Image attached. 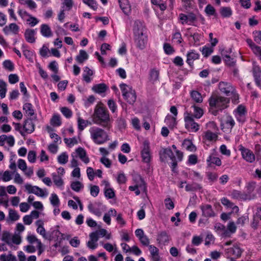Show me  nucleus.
<instances>
[{"label":"nucleus","instance_id":"obj_58","mask_svg":"<svg viewBox=\"0 0 261 261\" xmlns=\"http://www.w3.org/2000/svg\"><path fill=\"white\" fill-rule=\"evenodd\" d=\"M206 176L208 180L212 182L216 181L218 177V175L216 173L212 172H206Z\"/></svg>","mask_w":261,"mask_h":261},{"label":"nucleus","instance_id":"obj_32","mask_svg":"<svg viewBox=\"0 0 261 261\" xmlns=\"http://www.w3.org/2000/svg\"><path fill=\"white\" fill-rule=\"evenodd\" d=\"M201 188V186L199 184L196 182L187 185L185 187V190L187 192L195 191L200 190Z\"/></svg>","mask_w":261,"mask_h":261},{"label":"nucleus","instance_id":"obj_63","mask_svg":"<svg viewBox=\"0 0 261 261\" xmlns=\"http://www.w3.org/2000/svg\"><path fill=\"white\" fill-rule=\"evenodd\" d=\"M251 50L261 61V47L256 45Z\"/></svg>","mask_w":261,"mask_h":261},{"label":"nucleus","instance_id":"obj_51","mask_svg":"<svg viewBox=\"0 0 261 261\" xmlns=\"http://www.w3.org/2000/svg\"><path fill=\"white\" fill-rule=\"evenodd\" d=\"M61 112L63 115L67 118H70L72 115V112L71 110L67 107L61 108Z\"/></svg>","mask_w":261,"mask_h":261},{"label":"nucleus","instance_id":"obj_15","mask_svg":"<svg viewBox=\"0 0 261 261\" xmlns=\"http://www.w3.org/2000/svg\"><path fill=\"white\" fill-rule=\"evenodd\" d=\"M202 215L205 217H214L215 214L210 204H205L200 206Z\"/></svg>","mask_w":261,"mask_h":261},{"label":"nucleus","instance_id":"obj_47","mask_svg":"<svg viewBox=\"0 0 261 261\" xmlns=\"http://www.w3.org/2000/svg\"><path fill=\"white\" fill-rule=\"evenodd\" d=\"M205 12L208 16L216 15V10L214 7L211 5H207L205 8Z\"/></svg>","mask_w":261,"mask_h":261},{"label":"nucleus","instance_id":"obj_55","mask_svg":"<svg viewBox=\"0 0 261 261\" xmlns=\"http://www.w3.org/2000/svg\"><path fill=\"white\" fill-rule=\"evenodd\" d=\"M84 4L88 5L93 10H96L98 8L97 2L95 0H87Z\"/></svg>","mask_w":261,"mask_h":261},{"label":"nucleus","instance_id":"obj_17","mask_svg":"<svg viewBox=\"0 0 261 261\" xmlns=\"http://www.w3.org/2000/svg\"><path fill=\"white\" fill-rule=\"evenodd\" d=\"M156 241L159 244L165 245L169 242V236L166 231H161L158 234Z\"/></svg>","mask_w":261,"mask_h":261},{"label":"nucleus","instance_id":"obj_30","mask_svg":"<svg viewBox=\"0 0 261 261\" xmlns=\"http://www.w3.org/2000/svg\"><path fill=\"white\" fill-rule=\"evenodd\" d=\"M50 124L53 126H59L62 124L60 116L59 114H54L50 121Z\"/></svg>","mask_w":261,"mask_h":261},{"label":"nucleus","instance_id":"obj_40","mask_svg":"<svg viewBox=\"0 0 261 261\" xmlns=\"http://www.w3.org/2000/svg\"><path fill=\"white\" fill-rule=\"evenodd\" d=\"M220 14L223 17H229L232 15V11L229 7H222Z\"/></svg>","mask_w":261,"mask_h":261},{"label":"nucleus","instance_id":"obj_54","mask_svg":"<svg viewBox=\"0 0 261 261\" xmlns=\"http://www.w3.org/2000/svg\"><path fill=\"white\" fill-rule=\"evenodd\" d=\"M204 57H208L213 51V49L204 46L202 49H200Z\"/></svg>","mask_w":261,"mask_h":261},{"label":"nucleus","instance_id":"obj_7","mask_svg":"<svg viewBox=\"0 0 261 261\" xmlns=\"http://www.w3.org/2000/svg\"><path fill=\"white\" fill-rule=\"evenodd\" d=\"M243 250L237 245H233L232 247H229L225 250V254L230 258L231 261H234V259L240 258Z\"/></svg>","mask_w":261,"mask_h":261},{"label":"nucleus","instance_id":"obj_25","mask_svg":"<svg viewBox=\"0 0 261 261\" xmlns=\"http://www.w3.org/2000/svg\"><path fill=\"white\" fill-rule=\"evenodd\" d=\"M169 155H172V150L169 148L163 149L160 151V160L163 162H166Z\"/></svg>","mask_w":261,"mask_h":261},{"label":"nucleus","instance_id":"obj_52","mask_svg":"<svg viewBox=\"0 0 261 261\" xmlns=\"http://www.w3.org/2000/svg\"><path fill=\"white\" fill-rule=\"evenodd\" d=\"M225 124L228 128L231 129L235 125V122L230 116H227L226 118Z\"/></svg>","mask_w":261,"mask_h":261},{"label":"nucleus","instance_id":"obj_3","mask_svg":"<svg viewBox=\"0 0 261 261\" xmlns=\"http://www.w3.org/2000/svg\"><path fill=\"white\" fill-rule=\"evenodd\" d=\"M93 122L108 129L111 127L109 112L106 109L101 107L95 108L93 114Z\"/></svg>","mask_w":261,"mask_h":261},{"label":"nucleus","instance_id":"obj_53","mask_svg":"<svg viewBox=\"0 0 261 261\" xmlns=\"http://www.w3.org/2000/svg\"><path fill=\"white\" fill-rule=\"evenodd\" d=\"M163 48L165 53L167 55H171L174 52L173 48L169 43H164Z\"/></svg>","mask_w":261,"mask_h":261},{"label":"nucleus","instance_id":"obj_34","mask_svg":"<svg viewBox=\"0 0 261 261\" xmlns=\"http://www.w3.org/2000/svg\"><path fill=\"white\" fill-rule=\"evenodd\" d=\"M23 109L29 116H32L34 115V110L33 106L30 103H25L23 105Z\"/></svg>","mask_w":261,"mask_h":261},{"label":"nucleus","instance_id":"obj_60","mask_svg":"<svg viewBox=\"0 0 261 261\" xmlns=\"http://www.w3.org/2000/svg\"><path fill=\"white\" fill-rule=\"evenodd\" d=\"M105 195L108 199H112L115 197L114 190L111 188H108L105 190Z\"/></svg>","mask_w":261,"mask_h":261},{"label":"nucleus","instance_id":"obj_11","mask_svg":"<svg viewBox=\"0 0 261 261\" xmlns=\"http://www.w3.org/2000/svg\"><path fill=\"white\" fill-rule=\"evenodd\" d=\"M252 71L255 83L261 89V68L255 62L253 63Z\"/></svg>","mask_w":261,"mask_h":261},{"label":"nucleus","instance_id":"obj_14","mask_svg":"<svg viewBox=\"0 0 261 261\" xmlns=\"http://www.w3.org/2000/svg\"><path fill=\"white\" fill-rule=\"evenodd\" d=\"M23 129L28 134H31L34 131L35 124L33 122V119L28 118L24 121Z\"/></svg>","mask_w":261,"mask_h":261},{"label":"nucleus","instance_id":"obj_1","mask_svg":"<svg viewBox=\"0 0 261 261\" xmlns=\"http://www.w3.org/2000/svg\"><path fill=\"white\" fill-rule=\"evenodd\" d=\"M230 100L217 94H213L208 99L209 112L214 116H217L220 112L228 107Z\"/></svg>","mask_w":261,"mask_h":261},{"label":"nucleus","instance_id":"obj_12","mask_svg":"<svg viewBox=\"0 0 261 261\" xmlns=\"http://www.w3.org/2000/svg\"><path fill=\"white\" fill-rule=\"evenodd\" d=\"M199 56V54L196 52L195 50H191L187 54L186 62L191 68H193L194 61L198 59Z\"/></svg>","mask_w":261,"mask_h":261},{"label":"nucleus","instance_id":"obj_24","mask_svg":"<svg viewBox=\"0 0 261 261\" xmlns=\"http://www.w3.org/2000/svg\"><path fill=\"white\" fill-rule=\"evenodd\" d=\"M165 122L170 128H173L176 125V118L175 116H171L168 115L165 119Z\"/></svg>","mask_w":261,"mask_h":261},{"label":"nucleus","instance_id":"obj_20","mask_svg":"<svg viewBox=\"0 0 261 261\" xmlns=\"http://www.w3.org/2000/svg\"><path fill=\"white\" fill-rule=\"evenodd\" d=\"M76 152L81 160L85 164H87L89 162V159L87 156L86 151L83 148H77L76 149Z\"/></svg>","mask_w":261,"mask_h":261},{"label":"nucleus","instance_id":"obj_33","mask_svg":"<svg viewBox=\"0 0 261 261\" xmlns=\"http://www.w3.org/2000/svg\"><path fill=\"white\" fill-rule=\"evenodd\" d=\"M191 96L193 100L197 103H201L203 101L201 94L197 91L193 90L191 92Z\"/></svg>","mask_w":261,"mask_h":261},{"label":"nucleus","instance_id":"obj_16","mask_svg":"<svg viewBox=\"0 0 261 261\" xmlns=\"http://www.w3.org/2000/svg\"><path fill=\"white\" fill-rule=\"evenodd\" d=\"M138 178L140 181V184H137L136 185L134 186H129V190L132 191H135V193L136 195H139L140 194V191L139 190V188H143L144 189H145V184L143 179V178L140 176H138Z\"/></svg>","mask_w":261,"mask_h":261},{"label":"nucleus","instance_id":"obj_57","mask_svg":"<svg viewBox=\"0 0 261 261\" xmlns=\"http://www.w3.org/2000/svg\"><path fill=\"white\" fill-rule=\"evenodd\" d=\"M64 141L68 147H71L74 144L77 143V141L75 137L69 139L65 138L64 139Z\"/></svg>","mask_w":261,"mask_h":261},{"label":"nucleus","instance_id":"obj_49","mask_svg":"<svg viewBox=\"0 0 261 261\" xmlns=\"http://www.w3.org/2000/svg\"><path fill=\"white\" fill-rule=\"evenodd\" d=\"M62 5V9H65V10L69 11L73 6V2L72 0H64Z\"/></svg>","mask_w":261,"mask_h":261},{"label":"nucleus","instance_id":"obj_21","mask_svg":"<svg viewBox=\"0 0 261 261\" xmlns=\"http://www.w3.org/2000/svg\"><path fill=\"white\" fill-rule=\"evenodd\" d=\"M35 32L34 30L27 29L24 33V37L26 41L29 43H34L35 42V38L34 37Z\"/></svg>","mask_w":261,"mask_h":261},{"label":"nucleus","instance_id":"obj_59","mask_svg":"<svg viewBox=\"0 0 261 261\" xmlns=\"http://www.w3.org/2000/svg\"><path fill=\"white\" fill-rule=\"evenodd\" d=\"M173 40L177 44H180L182 42L183 40L181 37V35L179 32H177L173 34Z\"/></svg>","mask_w":261,"mask_h":261},{"label":"nucleus","instance_id":"obj_36","mask_svg":"<svg viewBox=\"0 0 261 261\" xmlns=\"http://www.w3.org/2000/svg\"><path fill=\"white\" fill-rule=\"evenodd\" d=\"M7 92V84L3 80H0V97L4 98Z\"/></svg>","mask_w":261,"mask_h":261},{"label":"nucleus","instance_id":"obj_42","mask_svg":"<svg viewBox=\"0 0 261 261\" xmlns=\"http://www.w3.org/2000/svg\"><path fill=\"white\" fill-rule=\"evenodd\" d=\"M68 160V155L66 153V152H62L60 155L58 157V162L60 164H65L67 163Z\"/></svg>","mask_w":261,"mask_h":261},{"label":"nucleus","instance_id":"obj_23","mask_svg":"<svg viewBox=\"0 0 261 261\" xmlns=\"http://www.w3.org/2000/svg\"><path fill=\"white\" fill-rule=\"evenodd\" d=\"M108 89V87L104 83L96 84L92 87L93 91L98 94L105 93Z\"/></svg>","mask_w":261,"mask_h":261},{"label":"nucleus","instance_id":"obj_37","mask_svg":"<svg viewBox=\"0 0 261 261\" xmlns=\"http://www.w3.org/2000/svg\"><path fill=\"white\" fill-rule=\"evenodd\" d=\"M52 176L54 182L57 186L61 187L63 185V180L61 176L57 174L56 173H53Z\"/></svg>","mask_w":261,"mask_h":261},{"label":"nucleus","instance_id":"obj_62","mask_svg":"<svg viewBox=\"0 0 261 261\" xmlns=\"http://www.w3.org/2000/svg\"><path fill=\"white\" fill-rule=\"evenodd\" d=\"M28 159L31 163H35L36 160V153L35 151H30L28 155Z\"/></svg>","mask_w":261,"mask_h":261},{"label":"nucleus","instance_id":"obj_10","mask_svg":"<svg viewBox=\"0 0 261 261\" xmlns=\"http://www.w3.org/2000/svg\"><path fill=\"white\" fill-rule=\"evenodd\" d=\"M141 156L142 161L146 163L150 161L151 155L150 152L149 143L147 141L143 142V147L141 151Z\"/></svg>","mask_w":261,"mask_h":261},{"label":"nucleus","instance_id":"obj_28","mask_svg":"<svg viewBox=\"0 0 261 261\" xmlns=\"http://www.w3.org/2000/svg\"><path fill=\"white\" fill-rule=\"evenodd\" d=\"M19 215L15 210L10 209L7 221L8 222H9L10 221H15L18 220L19 219Z\"/></svg>","mask_w":261,"mask_h":261},{"label":"nucleus","instance_id":"obj_5","mask_svg":"<svg viewBox=\"0 0 261 261\" xmlns=\"http://www.w3.org/2000/svg\"><path fill=\"white\" fill-rule=\"evenodd\" d=\"M219 90L227 96H232V101L238 102L239 95L236 92L234 87L230 83L225 82H220L218 85Z\"/></svg>","mask_w":261,"mask_h":261},{"label":"nucleus","instance_id":"obj_2","mask_svg":"<svg viewBox=\"0 0 261 261\" xmlns=\"http://www.w3.org/2000/svg\"><path fill=\"white\" fill-rule=\"evenodd\" d=\"M133 30L136 46L140 49H143L147 42L146 29L141 22L136 20L134 22Z\"/></svg>","mask_w":261,"mask_h":261},{"label":"nucleus","instance_id":"obj_41","mask_svg":"<svg viewBox=\"0 0 261 261\" xmlns=\"http://www.w3.org/2000/svg\"><path fill=\"white\" fill-rule=\"evenodd\" d=\"M25 188L29 193H33L36 195L38 194V189H39V187L33 186L30 184H26Z\"/></svg>","mask_w":261,"mask_h":261},{"label":"nucleus","instance_id":"obj_43","mask_svg":"<svg viewBox=\"0 0 261 261\" xmlns=\"http://www.w3.org/2000/svg\"><path fill=\"white\" fill-rule=\"evenodd\" d=\"M50 201L51 204L55 207H58L60 204L59 199L57 194L53 193L51 195L50 197Z\"/></svg>","mask_w":261,"mask_h":261},{"label":"nucleus","instance_id":"obj_44","mask_svg":"<svg viewBox=\"0 0 261 261\" xmlns=\"http://www.w3.org/2000/svg\"><path fill=\"white\" fill-rule=\"evenodd\" d=\"M194 109L193 116L196 118H200L203 115V110L199 107L193 106Z\"/></svg>","mask_w":261,"mask_h":261},{"label":"nucleus","instance_id":"obj_35","mask_svg":"<svg viewBox=\"0 0 261 261\" xmlns=\"http://www.w3.org/2000/svg\"><path fill=\"white\" fill-rule=\"evenodd\" d=\"M231 196L233 199H245L246 195L242 193L240 191L234 190L231 193Z\"/></svg>","mask_w":261,"mask_h":261},{"label":"nucleus","instance_id":"obj_56","mask_svg":"<svg viewBox=\"0 0 261 261\" xmlns=\"http://www.w3.org/2000/svg\"><path fill=\"white\" fill-rule=\"evenodd\" d=\"M256 183L254 181H249L246 185L248 193H251L255 189Z\"/></svg>","mask_w":261,"mask_h":261},{"label":"nucleus","instance_id":"obj_46","mask_svg":"<svg viewBox=\"0 0 261 261\" xmlns=\"http://www.w3.org/2000/svg\"><path fill=\"white\" fill-rule=\"evenodd\" d=\"M3 65L6 69H7L10 71H13L14 69L13 63L9 60L4 61Z\"/></svg>","mask_w":261,"mask_h":261},{"label":"nucleus","instance_id":"obj_50","mask_svg":"<svg viewBox=\"0 0 261 261\" xmlns=\"http://www.w3.org/2000/svg\"><path fill=\"white\" fill-rule=\"evenodd\" d=\"M77 122L78 128L81 130H84L88 124V120H85L81 118H78Z\"/></svg>","mask_w":261,"mask_h":261},{"label":"nucleus","instance_id":"obj_45","mask_svg":"<svg viewBox=\"0 0 261 261\" xmlns=\"http://www.w3.org/2000/svg\"><path fill=\"white\" fill-rule=\"evenodd\" d=\"M159 71L155 69H152L150 72V80L153 82L156 81L159 79Z\"/></svg>","mask_w":261,"mask_h":261},{"label":"nucleus","instance_id":"obj_31","mask_svg":"<svg viewBox=\"0 0 261 261\" xmlns=\"http://www.w3.org/2000/svg\"><path fill=\"white\" fill-rule=\"evenodd\" d=\"M208 166H211L212 164H215L218 166L221 165V161L218 157L210 155L206 160Z\"/></svg>","mask_w":261,"mask_h":261},{"label":"nucleus","instance_id":"obj_48","mask_svg":"<svg viewBox=\"0 0 261 261\" xmlns=\"http://www.w3.org/2000/svg\"><path fill=\"white\" fill-rule=\"evenodd\" d=\"M217 135L210 130L205 132V138L208 141L216 140L217 138Z\"/></svg>","mask_w":261,"mask_h":261},{"label":"nucleus","instance_id":"obj_61","mask_svg":"<svg viewBox=\"0 0 261 261\" xmlns=\"http://www.w3.org/2000/svg\"><path fill=\"white\" fill-rule=\"evenodd\" d=\"M10 234L8 231H4L3 233L2 240L3 241L6 242L8 245H10Z\"/></svg>","mask_w":261,"mask_h":261},{"label":"nucleus","instance_id":"obj_8","mask_svg":"<svg viewBox=\"0 0 261 261\" xmlns=\"http://www.w3.org/2000/svg\"><path fill=\"white\" fill-rule=\"evenodd\" d=\"M185 122V127L192 132H196L199 129V125L195 122L193 116L188 114L184 118Z\"/></svg>","mask_w":261,"mask_h":261},{"label":"nucleus","instance_id":"obj_22","mask_svg":"<svg viewBox=\"0 0 261 261\" xmlns=\"http://www.w3.org/2000/svg\"><path fill=\"white\" fill-rule=\"evenodd\" d=\"M3 31L6 34L10 31H11L14 34H17L19 31V27L16 23H12L8 26H6L3 29Z\"/></svg>","mask_w":261,"mask_h":261},{"label":"nucleus","instance_id":"obj_26","mask_svg":"<svg viewBox=\"0 0 261 261\" xmlns=\"http://www.w3.org/2000/svg\"><path fill=\"white\" fill-rule=\"evenodd\" d=\"M124 1L123 3L122 0H118L119 6L123 13L126 15H128L130 12V7L127 0H124Z\"/></svg>","mask_w":261,"mask_h":261},{"label":"nucleus","instance_id":"obj_19","mask_svg":"<svg viewBox=\"0 0 261 261\" xmlns=\"http://www.w3.org/2000/svg\"><path fill=\"white\" fill-rule=\"evenodd\" d=\"M40 33L45 37H50L53 36V33L50 28L46 24H42L40 27Z\"/></svg>","mask_w":261,"mask_h":261},{"label":"nucleus","instance_id":"obj_6","mask_svg":"<svg viewBox=\"0 0 261 261\" xmlns=\"http://www.w3.org/2000/svg\"><path fill=\"white\" fill-rule=\"evenodd\" d=\"M120 88L122 93L123 98L130 105H133L136 100L135 91L132 87H128L125 84H121Z\"/></svg>","mask_w":261,"mask_h":261},{"label":"nucleus","instance_id":"obj_64","mask_svg":"<svg viewBox=\"0 0 261 261\" xmlns=\"http://www.w3.org/2000/svg\"><path fill=\"white\" fill-rule=\"evenodd\" d=\"M254 35V40L257 43L260 44L261 43V31H256L253 32Z\"/></svg>","mask_w":261,"mask_h":261},{"label":"nucleus","instance_id":"obj_29","mask_svg":"<svg viewBox=\"0 0 261 261\" xmlns=\"http://www.w3.org/2000/svg\"><path fill=\"white\" fill-rule=\"evenodd\" d=\"M182 146L187 150L190 151H195L196 150V146L193 144L192 142L190 140L185 139L182 143Z\"/></svg>","mask_w":261,"mask_h":261},{"label":"nucleus","instance_id":"obj_27","mask_svg":"<svg viewBox=\"0 0 261 261\" xmlns=\"http://www.w3.org/2000/svg\"><path fill=\"white\" fill-rule=\"evenodd\" d=\"M88 58V55L87 52L84 50H80L79 55L76 57V61L82 64Z\"/></svg>","mask_w":261,"mask_h":261},{"label":"nucleus","instance_id":"obj_13","mask_svg":"<svg viewBox=\"0 0 261 261\" xmlns=\"http://www.w3.org/2000/svg\"><path fill=\"white\" fill-rule=\"evenodd\" d=\"M149 250L150 253V259L151 261H161L159 255V249L153 245L149 246Z\"/></svg>","mask_w":261,"mask_h":261},{"label":"nucleus","instance_id":"obj_18","mask_svg":"<svg viewBox=\"0 0 261 261\" xmlns=\"http://www.w3.org/2000/svg\"><path fill=\"white\" fill-rule=\"evenodd\" d=\"M101 204L100 203H95L94 204H93L91 202H90L89 203L88 205V208L91 213L95 215L98 217H100L101 215V212L100 211L99 208L96 206V205L99 206Z\"/></svg>","mask_w":261,"mask_h":261},{"label":"nucleus","instance_id":"obj_39","mask_svg":"<svg viewBox=\"0 0 261 261\" xmlns=\"http://www.w3.org/2000/svg\"><path fill=\"white\" fill-rule=\"evenodd\" d=\"M70 187L72 190L77 192L84 188L83 185L79 181H73L71 184Z\"/></svg>","mask_w":261,"mask_h":261},{"label":"nucleus","instance_id":"obj_9","mask_svg":"<svg viewBox=\"0 0 261 261\" xmlns=\"http://www.w3.org/2000/svg\"><path fill=\"white\" fill-rule=\"evenodd\" d=\"M239 150L241 152L242 157L246 161L253 163L255 161V155L250 149L245 148L242 145H240Z\"/></svg>","mask_w":261,"mask_h":261},{"label":"nucleus","instance_id":"obj_38","mask_svg":"<svg viewBox=\"0 0 261 261\" xmlns=\"http://www.w3.org/2000/svg\"><path fill=\"white\" fill-rule=\"evenodd\" d=\"M226 64L229 66H234L235 62L233 61V59L231 58L229 55L225 54L224 51L221 52Z\"/></svg>","mask_w":261,"mask_h":261},{"label":"nucleus","instance_id":"obj_4","mask_svg":"<svg viewBox=\"0 0 261 261\" xmlns=\"http://www.w3.org/2000/svg\"><path fill=\"white\" fill-rule=\"evenodd\" d=\"M90 136L93 141L96 144H102L109 140L107 133L103 129L93 126L89 129Z\"/></svg>","mask_w":261,"mask_h":261}]
</instances>
